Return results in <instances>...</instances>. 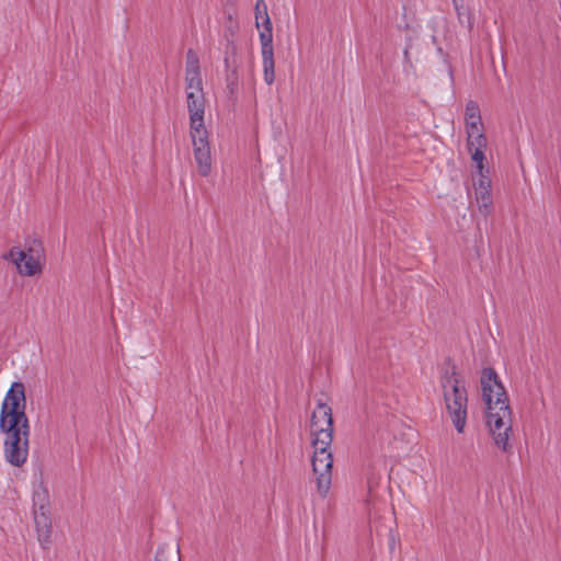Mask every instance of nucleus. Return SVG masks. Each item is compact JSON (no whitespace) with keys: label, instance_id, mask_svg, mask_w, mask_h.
<instances>
[{"label":"nucleus","instance_id":"obj_2","mask_svg":"<svg viewBox=\"0 0 561 561\" xmlns=\"http://www.w3.org/2000/svg\"><path fill=\"white\" fill-rule=\"evenodd\" d=\"M480 383L489 434L494 445L507 453L512 448L510 438L513 435V413L507 392L492 368L482 370Z\"/></svg>","mask_w":561,"mask_h":561},{"label":"nucleus","instance_id":"obj_5","mask_svg":"<svg viewBox=\"0 0 561 561\" xmlns=\"http://www.w3.org/2000/svg\"><path fill=\"white\" fill-rule=\"evenodd\" d=\"M446 410L458 433H462L467 420L468 394L463 382L453 370L442 378Z\"/></svg>","mask_w":561,"mask_h":561},{"label":"nucleus","instance_id":"obj_7","mask_svg":"<svg viewBox=\"0 0 561 561\" xmlns=\"http://www.w3.org/2000/svg\"><path fill=\"white\" fill-rule=\"evenodd\" d=\"M32 500L37 538L39 543L46 547L50 542L51 520L49 515V492L43 482L34 484Z\"/></svg>","mask_w":561,"mask_h":561},{"label":"nucleus","instance_id":"obj_10","mask_svg":"<svg viewBox=\"0 0 561 561\" xmlns=\"http://www.w3.org/2000/svg\"><path fill=\"white\" fill-rule=\"evenodd\" d=\"M467 135V147L471 153V159L476 163L477 170L482 171L484 169V150L486 148V137L484 135V128L479 130L466 131Z\"/></svg>","mask_w":561,"mask_h":561},{"label":"nucleus","instance_id":"obj_12","mask_svg":"<svg viewBox=\"0 0 561 561\" xmlns=\"http://www.w3.org/2000/svg\"><path fill=\"white\" fill-rule=\"evenodd\" d=\"M263 78L267 85L275 81V61L274 54L262 55Z\"/></svg>","mask_w":561,"mask_h":561},{"label":"nucleus","instance_id":"obj_1","mask_svg":"<svg viewBox=\"0 0 561 561\" xmlns=\"http://www.w3.org/2000/svg\"><path fill=\"white\" fill-rule=\"evenodd\" d=\"M25 388L13 382L1 407L0 428L5 434L4 456L13 466H22L28 455L30 424L25 414Z\"/></svg>","mask_w":561,"mask_h":561},{"label":"nucleus","instance_id":"obj_6","mask_svg":"<svg viewBox=\"0 0 561 561\" xmlns=\"http://www.w3.org/2000/svg\"><path fill=\"white\" fill-rule=\"evenodd\" d=\"M5 259L14 263L21 275L34 276L43 271L45 250L41 241L32 240L26 243L25 249L12 248Z\"/></svg>","mask_w":561,"mask_h":561},{"label":"nucleus","instance_id":"obj_8","mask_svg":"<svg viewBox=\"0 0 561 561\" xmlns=\"http://www.w3.org/2000/svg\"><path fill=\"white\" fill-rule=\"evenodd\" d=\"M194 160L202 176L209 175L211 171V153L206 128L191 129Z\"/></svg>","mask_w":561,"mask_h":561},{"label":"nucleus","instance_id":"obj_15","mask_svg":"<svg viewBox=\"0 0 561 561\" xmlns=\"http://www.w3.org/2000/svg\"><path fill=\"white\" fill-rule=\"evenodd\" d=\"M456 11L460 14V11L465 9V0H453Z\"/></svg>","mask_w":561,"mask_h":561},{"label":"nucleus","instance_id":"obj_11","mask_svg":"<svg viewBox=\"0 0 561 561\" xmlns=\"http://www.w3.org/2000/svg\"><path fill=\"white\" fill-rule=\"evenodd\" d=\"M484 125L481 117L480 107L477 102L470 100L466 104L465 110V130H479L483 129Z\"/></svg>","mask_w":561,"mask_h":561},{"label":"nucleus","instance_id":"obj_4","mask_svg":"<svg viewBox=\"0 0 561 561\" xmlns=\"http://www.w3.org/2000/svg\"><path fill=\"white\" fill-rule=\"evenodd\" d=\"M185 96L190 115V130L205 128L204 115L206 99L201 75L199 59L195 51L188 49L185 65Z\"/></svg>","mask_w":561,"mask_h":561},{"label":"nucleus","instance_id":"obj_16","mask_svg":"<svg viewBox=\"0 0 561 561\" xmlns=\"http://www.w3.org/2000/svg\"><path fill=\"white\" fill-rule=\"evenodd\" d=\"M154 561H168V558L165 556V551L163 549H159L156 554Z\"/></svg>","mask_w":561,"mask_h":561},{"label":"nucleus","instance_id":"obj_3","mask_svg":"<svg viewBox=\"0 0 561 561\" xmlns=\"http://www.w3.org/2000/svg\"><path fill=\"white\" fill-rule=\"evenodd\" d=\"M310 434L313 455L311 457L312 473L318 494L328 496L332 483L333 456L331 445L333 440L332 410L325 403L319 402L311 415Z\"/></svg>","mask_w":561,"mask_h":561},{"label":"nucleus","instance_id":"obj_13","mask_svg":"<svg viewBox=\"0 0 561 561\" xmlns=\"http://www.w3.org/2000/svg\"><path fill=\"white\" fill-rule=\"evenodd\" d=\"M263 31L260 32V42H261V54L267 55V54H274L273 48V28L271 25H263Z\"/></svg>","mask_w":561,"mask_h":561},{"label":"nucleus","instance_id":"obj_14","mask_svg":"<svg viewBox=\"0 0 561 561\" xmlns=\"http://www.w3.org/2000/svg\"><path fill=\"white\" fill-rule=\"evenodd\" d=\"M271 19L267 12V5L264 0H256L255 4V24L260 28L261 25H271Z\"/></svg>","mask_w":561,"mask_h":561},{"label":"nucleus","instance_id":"obj_9","mask_svg":"<svg viewBox=\"0 0 561 561\" xmlns=\"http://www.w3.org/2000/svg\"><path fill=\"white\" fill-rule=\"evenodd\" d=\"M474 202L479 213L486 217L493 210V198L491 193V180L482 171H478V179H473Z\"/></svg>","mask_w":561,"mask_h":561}]
</instances>
